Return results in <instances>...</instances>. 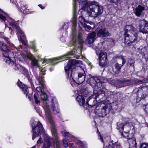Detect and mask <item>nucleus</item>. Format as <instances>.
<instances>
[{
    "instance_id": "nucleus-12",
    "label": "nucleus",
    "mask_w": 148,
    "mask_h": 148,
    "mask_svg": "<svg viewBox=\"0 0 148 148\" xmlns=\"http://www.w3.org/2000/svg\"><path fill=\"white\" fill-rule=\"evenodd\" d=\"M119 58L121 59L122 60V63L121 64H119L118 63H116L112 66V70L113 73H118L120 71L121 67L125 62V60L123 56H119Z\"/></svg>"
},
{
    "instance_id": "nucleus-53",
    "label": "nucleus",
    "mask_w": 148,
    "mask_h": 148,
    "mask_svg": "<svg viewBox=\"0 0 148 148\" xmlns=\"http://www.w3.org/2000/svg\"><path fill=\"white\" fill-rule=\"evenodd\" d=\"M109 2L113 3H115L117 2L118 1H119L120 0H108Z\"/></svg>"
},
{
    "instance_id": "nucleus-29",
    "label": "nucleus",
    "mask_w": 148,
    "mask_h": 148,
    "mask_svg": "<svg viewBox=\"0 0 148 148\" xmlns=\"http://www.w3.org/2000/svg\"><path fill=\"white\" fill-rule=\"evenodd\" d=\"M88 23L91 26L89 25H88L86 23L82 25L83 27L85 28V30L87 31H89L91 28H94L95 27V24L94 23L90 22Z\"/></svg>"
},
{
    "instance_id": "nucleus-54",
    "label": "nucleus",
    "mask_w": 148,
    "mask_h": 148,
    "mask_svg": "<svg viewBox=\"0 0 148 148\" xmlns=\"http://www.w3.org/2000/svg\"><path fill=\"white\" fill-rule=\"evenodd\" d=\"M69 146L70 148H74L75 147V146L74 145V144L73 143L70 144Z\"/></svg>"
},
{
    "instance_id": "nucleus-36",
    "label": "nucleus",
    "mask_w": 148,
    "mask_h": 148,
    "mask_svg": "<svg viewBox=\"0 0 148 148\" xmlns=\"http://www.w3.org/2000/svg\"><path fill=\"white\" fill-rule=\"evenodd\" d=\"M125 123L122 122L120 123L119 122L118 123L117 125V128L118 130H120L121 129L122 130H123L122 127H123V126L125 124Z\"/></svg>"
},
{
    "instance_id": "nucleus-46",
    "label": "nucleus",
    "mask_w": 148,
    "mask_h": 148,
    "mask_svg": "<svg viewBox=\"0 0 148 148\" xmlns=\"http://www.w3.org/2000/svg\"><path fill=\"white\" fill-rule=\"evenodd\" d=\"M128 63L130 64L131 66H133L134 65V61L132 59H130L129 60Z\"/></svg>"
},
{
    "instance_id": "nucleus-30",
    "label": "nucleus",
    "mask_w": 148,
    "mask_h": 148,
    "mask_svg": "<svg viewBox=\"0 0 148 148\" xmlns=\"http://www.w3.org/2000/svg\"><path fill=\"white\" fill-rule=\"evenodd\" d=\"M9 16L8 14L5 13L3 12L2 14H0V19L2 21H4L5 22L6 27L7 26L6 24V21L7 20V16Z\"/></svg>"
},
{
    "instance_id": "nucleus-13",
    "label": "nucleus",
    "mask_w": 148,
    "mask_h": 148,
    "mask_svg": "<svg viewBox=\"0 0 148 148\" xmlns=\"http://www.w3.org/2000/svg\"><path fill=\"white\" fill-rule=\"evenodd\" d=\"M25 56L31 60V65L33 67H36L40 69V66L39 64V60L35 58L30 53L26 52Z\"/></svg>"
},
{
    "instance_id": "nucleus-39",
    "label": "nucleus",
    "mask_w": 148,
    "mask_h": 148,
    "mask_svg": "<svg viewBox=\"0 0 148 148\" xmlns=\"http://www.w3.org/2000/svg\"><path fill=\"white\" fill-rule=\"evenodd\" d=\"M84 32L81 28H80L78 32V37H82L83 36Z\"/></svg>"
},
{
    "instance_id": "nucleus-57",
    "label": "nucleus",
    "mask_w": 148,
    "mask_h": 148,
    "mask_svg": "<svg viewBox=\"0 0 148 148\" xmlns=\"http://www.w3.org/2000/svg\"><path fill=\"white\" fill-rule=\"evenodd\" d=\"M99 138H100V140H101V141L102 142H103V139L102 138L101 135L99 134Z\"/></svg>"
},
{
    "instance_id": "nucleus-61",
    "label": "nucleus",
    "mask_w": 148,
    "mask_h": 148,
    "mask_svg": "<svg viewBox=\"0 0 148 148\" xmlns=\"http://www.w3.org/2000/svg\"><path fill=\"white\" fill-rule=\"evenodd\" d=\"M145 88H146L145 87H142V89H143Z\"/></svg>"
},
{
    "instance_id": "nucleus-48",
    "label": "nucleus",
    "mask_w": 148,
    "mask_h": 148,
    "mask_svg": "<svg viewBox=\"0 0 148 148\" xmlns=\"http://www.w3.org/2000/svg\"><path fill=\"white\" fill-rule=\"evenodd\" d=\"M6 24H7V26H6V27H5L6 28L7 27H8L9 28V29L11 31V32H10V33L11 34H14V32L13 31V30H12V29L10 27H8V24H7V22H8V21H7V20L6 21ZM5 26H6L5 25Z\"/></svg>"
},
{
    "instance_id": "nucleus-5",
    "label": "nucleus",
    "mask_w": 148,
    "mask_h": 148,
    "mask_svg": "<svg viewBox=\"0 0 148 148\" xmlns=\"http://www.w3.org/2000/svg\"><path fill=\"white\" fill-rule=\"evenodd\" d=\"M111 109L110 104H99L96 107L95 112L99 116L103 117L105 116Z\"/></svg>"
},
{
    "instance_id": "nucleus-15",
    "label": "nucleus",
    "mask_w": 148,
    "mask_h": 148,
    "mask_svg": "<svg viewBox=\"0 0 148 148\" xmlns=\"http://www.w3.org/2000/svg\"><path fill=\"white\" fill-rule=\"evenodd\" d=\"M139 27L140 32L143 33H148V23L145 20L140 21Z\"/></svg>"
},
{
    "instance_id": "nucleus-52",
    "label": "nucleus",
    "mask_w": 148,
    "mask_h": 148,
    "mask_svg": "<svg viewBox=\"0 0 148 148\" xmlns=\"http://www.w3.org/2000/svg\"><path fill=\"white\" fill-rule=\"evenodd\" d=\"M42 142V141L41 140V138H40L37 141V143L38 144H41Z\"/></svg>"
},
{
    "instance_id": "nucleus-63",
    "label": "nucleus",
    "mask_w": 148,
    "mask_h": 148,
    "mask_svg": "<svg viewBox=\"0 0 148 148\" xmlns=\"http://www.w3.org/2000/svg\"><path fill=\"white\" fill-rule=\"evenodd\" d=\"M90 64H90V63H89V65H90V66H91Z\"/></svg>"
},
{
    "instance_id": "nucleus-20",
    "label": "nucleus",
    "mask_w": 148,
    "mask_h": 148,
    "mask_svg": "<svg viewBox=\"0 0 148 148\" xmlns=\"http://www.w3.org/2000/svg\"><path fill=\"white\" fill-rule=\"evenodd\" d=\"M54 129L55 131L54 133H52L53 132L51 130L53 136L54 138V139H55L53 141L54 143V148H60L58 137L57 135L56 128H54Z\"/></svg>"
},
{
    "instance_id": "nucleus-25",
    "label": "nucleus",
    "mask_w": 148,
    "mask_h": 148,
    "mask_svg": "<svg viewBox=\"0 0 148 148\" xmlns=\"http://www.w3.org/2000/svg\"><path fill=\"white\" fill-rule=\"evenodd\" d=\"M45 140L44 143L41 148H49V147L51 145L52 143L53 142V140L48 137Z\"/></svg>"
},
{
    "instance_id": "nucleus-64",
    "label": "nucleus",
    "mask_w": 148,
    "mask_h": 148,
    "mask_svg": "<svg viewBox=\"0 0 148 148\" xmlns=\"http://www.w3.org/2000/svg\"><path fill=\"white\" fill-rule=\"evenodd\" d=\"M112 42H113V44H114V42H113V40H112Z\"/></svg>"
},
{
    "instance_id": "nucleus-10",
    "label": "nucleus",
    "mask_w": 148,
    "mask_h": 148,
    "mask_svg": "<svg viewBox=\"0 0 148 148\" xmlns=\"http://www.w3.org/2000/svg\"><path fill=\"white\" fill-rule=\"evenodd\" d=\"M82 62L75 59H71L69 62L66 66L65 67L64 69L66 73L69 76L70 70L73 65L78 64H81Z\"/></svg>"
},
{
    "instance_id": "nucleus-8",
    "label": "nucleus",
    "mask_w": 148,
    "mask_h": 148,
    "mask_svg": "<svg viewBox=\"0 0 148 148\" xmlns=\"http://www.w3.org/2000/svg\"><path fill=\"white\" fill-rule=\"evenodd\" d=\"M31 125L33 133L32 139L34 140L40 132H43V128L42 124L39 121L37 123L36 121H34L31 123Z\"/></svg>"
},
{
    "instance_id": "nucleus-1",
    "label": "nucleus",
    "mask_w": 148,
    "mask_h": 148,
    "mask_svg": "<svg viewBox=\"0 0 148 148\" xmlns=\"http://www.w3.org/2000/svg\"><path fill=\"white\" fill-rule=\"evenodd\" d=\"M73 16L71 21L73 24L72 34L74 37L76 34V27L77 26V2L79 3V12H82V10H85L86 8L87 14L90 17L96 18L102 14L103 9L102 7L98 5L96 2L88 1L87 0H73Z\"/></svg>"
},
{
    "instance_id": "nucleus-17",
    "label": "nucleus",
    "mask_w": 148,
    "mask_h": 148,
    "mask_svg": "<svg viewBox=\"0 0 148 148\" xmlns=\"http://www.w3.org/2000/svg\"><path fill=\"white\" fill-rule=\"evenodd\" d=\"M0 48L1 50L3 51V57L4 59L5 60L7 57L8 53L10 52V50L7 48L6 45L3 42H0Z\"/></svg>"
},
{
    "instance_id": "nucleus-3",
    "label": "nucleus",
    "mask_w": 148,
    "mask_h": 148,
    "mask_svg": "<svg viewBox=\"0 0 148 148\" xmlns=\"http://www.w3.org/2000/svg\"><path fill=\"white\" fill-rule=\"evenodd\" d=\"M86 82L90 85L94 89L93 95L90 97L91 101H93V104L91 106H93L97 103L96 99L100 93L104 94L108 92V90L102 86V84L105 82L102 81L99 77H93L90 75L87 76Z\"/></svg>"
},
{
    "instance_id": "nucleus-23",
    "label": "nucleus",
    "mask_w": 148,
    "mask_h": 148,
    "mask_svg": "<svg viewBox=\"0 0 148 148\" xmlns=\"http://www.w3.org/2000/svg\"><path fill=\"white\" fill-rule=\"evenodd\" d=\"M144 10V7L139 5L134 10V12L136 16H139L141 15L142 13Z\"/></svg>"
},
{
    "instance_id": "nucleus-50",
    "label": "nucleus",
    "mask_w": 148,
    "mask_h": 148,
    "mask_svg": "<svg viewBox=\"0 0 148 148\" xmlns=\"http://www.w3.org/2000/svg\"><path fill=\"white\" fill-rule=\"evenodd\" d=\"M4 39L7 42L10 46H14V45L13 44L11 43L10 41H9L8 38H5Z\"/></svg>"
},
{
    "instance_id": "nucleus-19",
    "label": "nucleus",
    "mask_w": 148,
    "mask_h": 148,
    "mask_svg": "<svg viewBox=\"0 0 148 148\" xmlns=\"http://www.w3.org/2000/svg\"><path fill=\"white\" fill-rule=\"evenodd\" d=\"M22 56V55L19 52H10L7 56V57L11 59H13L14 57H15V59H16V61L18 60H21Z\"/></svg>"
},
{
    "instance_id": "nucleus-9",
    "label": "nucleus",
    "mask_w": 148,
    "mask_h": 148,
    "mask_svg": "<svg viewBox=\"0 0 148 148\" xmlns=\"http://www.w3.org/2000/svg\"><path fill=\"white\" fill-rule=\"evenodd\" d=\"M7 17V21L8 22L9 25L16 28L17 31L21 34L20 37H23L25 36L23 31L20 28L17 22L14 21L9 16H8Z\"/></svg>"
},
{
    "instance_id": "nucleus-60",
    "label": "nucleus",
    "mask_w": 148,
    "mask_h": 148,
    "mask_svg": "<svg viewBox=\"0 0 148 148\" xmlns=\"http://www.w3.org/2000/svg\"><path fill=\"white\" fill-rule=\"evenodd\" d=\"M16 48L17 50H18V49H19V48L18 47V48Z\"/></svg>"
},
{
    "instance_id": "nucleus-31",
    "label": "nucleus",
    "mask_w": 148,
    "mask_h": 148,
    "mask_svg": "<svg viewBox=\"0 0 148 148\" xmlns=\"http://www.w3.org/2000/svg\"><path fill=\"white\" fill-rule=\"evenodd\" d=\"M95 40V38H87L86 40V44L89 45L92 43Z\"/></svg>"
},
{
    "instance_id": "nucleus-7",
    "label": "nucleus",
    "mask_w": 148,
    "mask_h": 148,
    "mask_svg": "<svg viewBox=\"0 0 148 148\" xmlns=\"http://www.w3.org/2000/svg\"><path fill=\"white\" fill-rule=\"evenodd\" d=\"M75 69L78 70V77L75 78L74 79L72 76V71L71 75L74 81L77 84L80 85L82 83L85 79L86 75L85 71L84 69L80 66H76L75 67Z\"/></svg>"
},
{
    "instance_id": "nucleus-14",
    "label": "nucleus",
    "mask_w": 148,
    "mask_h": 148,
    "mask_svg": "<svg viewBox=\"0 0 148 148\" xmlns=\"http://www.w3.org/2000/svg\"><path fill=\"white\" fill-rule=\"evenodd\" d=\"M15 57L13 59L7 58L5 61L7 63L12 66L15 70H18L20 69L21 67L20 65L16 63V59H15Z\"/></svg>"
},
{
    "instance_id": "nucleus-26",
    "label": "nucleus",
    "mask_w": 148,
    "mask_h": 148,
    "mask_svg": "<svg viewBox=\"0 0 148 148\" xmlns=\"http://www.w3.org/2000/svg\"><path fill=\"white\" fill-rule=\"evenodd\" d=\"M83 95H84L83 93H81L77 96L76 98L77 101L81 106L83 105L85 102V100Z\"/></svg>"
},
{
    "instance_id": "nucleus-11",
    "label": "nucleus",
    "mask_w": 148,
    "mask_h": 148,
    "mask_svg": "<svg viewBox=\"0 0 148 148\" xmlns=\"http://www.w3.org/2000/svg\"><path fill=\"white\" fill-rule=\"evenodd\" d=\"M99 64L102 67L105 66L107 63V54L106 52H101L99 55Z\"/></svg>"
},
{
    "instance_id": "nucleus-32",
    "label": "nucleus",
    "mask_w": 148,
    "mask_h": 148,
    "mask_svg": "<svg viewBox=\"0 0 148 148\" xmlns=\"http://www.w3.org/2000/svg\"><path fill=\"white\" fill-rule=\"evenodd\" d=\"M79 20L81 24V25L82 26L84 25L86 23H88L86 21L84 18H83V16L82 15L79 16Z\"/></svg>"
},
{
    "instance_id": "nucleus-27",
    "label": "nucleus",
    "mask_w": 148,
    "mask_h": 148,
    "mask_svg": "<svg viewBox=\"0 0 148 148\" xmlns=\"http://www.w3.org/2000/svg\"><path fill=\"white\" fill-rule=\"evenodd\" d=\"M131 137L129 136V138H128L129 139V148H136L137 145L136 140L134 138L130 139Z\"/></svg>"
},
{
    "instance_id": "nucleus-34",
    "label": "nucleus",
    "mask_w": 148,
    "mask_h": 148,
    "mask_svg": "<svg viewBox=\"0 0 148 148\" xmlns=\"http://www.w3.org/2000/svg\"><path fill=\"white\" fill-rule=\"evenodd\" d=\"M18 40L20 42L25 46L27 45V41L24 38H19Z\"/></svg>"
},
{
    "instance_id": "nucleus-6",
    "label": "nucleus",
    "mask_w": 148,
    "mask_h": 148,
    "mask_svg": "<svg viewBox=\"0 0 148 148\" xmlns=\"http://www.w3.org/2000/svg\"><path fill=\"white\" fill-rule=\"evenodd\" d=\"M122 135L124 137L128 138L129 136H132L135 132L134 126L131 123H125L122 127Z\"/></svg>"
},
{
    "instance_id": "nucleus-58",
    "label": "nucleus",
    "mask_w": 148,
    "mask_h": 148,
    "mask_svg": "<svg viewBox=\"0 0 148 148\" xmlns=\"http://www.w3.org/2000/svg\"><path fill=\"white\" fill-rule=\"evenodd\" d=\"M60 40L62 41V42H64L65 40V38H61Z\"/></svg>"
},
{
    "instance_id": "nucleus-4",
    "label": "nucleus",
    "mask_w": 148,
    "mask_h": 148,
    "mask_svg": "<svg viewBox=\"0 0 148 148\" xmlns=\"http://www.w3.org/2000/svg\"><path fill=\"white\" fill-rule=\"evenodd\" d=\"M40 96L42 100L43 101L44 108L45 110L46 116L48 121L51 125V128L52 133L55 131L54 128H56L53 121V120L49 109V106L48 105V101L47 100V96L45 92H40Z\"/></svg>"
},
{
    "instance_id": "nucleus-49",
    "label": "nucleus",
    "mask_w": 148,
    "mask_h": 148,
    "mask_svg": "<svg viewBox=\"0 0 148 148\" xmlns=\"http://www.w3.org/2000/svg\"><path fill=\"white\" fill-rule=\"evenodd\" d=\"M140 148H148V145L144 143L142 144Z\"/></svg>"
},
{
    "instance_id": "nucleus-21",
    "label": "nucleus",
    "mask_w": 148,
    "mask_h": 148,
    "mask_svg": "<svg viewBox=\"0 0 148 148\" xmlns=\"http://www.w3.org/2000/svg\"><path fill=\"white\" fill-rule=\"evenodd\" d=\"M52 107L53 111L55 114H57L59 112V110L58 108V104L57 101L55 98L52 99Z\"/></svg>"
},
{
    "instance_id": "nucleus-40",
    "label": "nucleus",
    "mask_w": 148,
    "mask_h": 148,
    "mask_svg": "<svg viewBox=\"0 0 148 148\" xmlns=\"http://www.w3.org/2000/svg\"><path fill=\"white\" fill-rule=\"evenodd\" d=\"M77 144L80 147V148H84V146L83 143L82 141L80 140L77 141Z\"/></svg>"
},
{
    "instance_id": "nucleus-59",
    "label": "nucleus",
    "mask_w": 148,
    "mask_h": 148,
    "mask_svg": "<svg viewBox=\"0 0 148 148\" xmlns=\"http://www.w3.org/2000/svg\"><path fill=\"white\" fill-rule=\"evenodd\" d=\"M3 36V33H2L0 32V36Z\"/></svg>"
},
{
    "instance_id": "nucleus-22",
    "label": "nucleus",
    "mask_w": 148,
    "mask_h": 148,
    "mask_svg": "<svg viewBox=\"0 0 148 148\" xmlns=\"http://www.w3.org/2000/svg\"><path fill=\"white\" fill-rule=\"evenodd\" d=\"M97 35L98 36H101L103 37L105 36H110V34L108 31L105 28H101L100 29L97 33Z\"/></svg>"
},
{
    "instance_id": "nucleus-47",
    "label": "nucleus",
    "mask_w": 148,
    "mask_h": 148,
    "mask_svg": "<svg viewBox=\"0 0 148 148\" xmlns=\"http://www.w3.org/2000/svg\"><path fill=\"white\" fill-rule=\"evenodd\" d=\"M36 90L38 92V95L40 94V92H43L42 90V88L40 87H37L36 88Z\"/></svg>"
},
{
    "instance_id": "nucleus-55",
    "label": "nucleus",
    "mask_w": 148,
    "mask_h": 148,
    "mask_svg": "<svg viewBox=\"0 0 148 148\" xmlns=\"http://www.w3.org/2000/svg\"><path fill=\"white\" fill-rule=\"evenodd\" d=\"M15 1L17 3H18L17 2V0H10V2L12 3H15Z\"/></svg>"
},
{
    "instance_id": "nucleus-37",
    "label": "nucleus",
    "mask_w": 148,
    "mask_h": 148,
    "mask_svg": "<svg viewBox=\"0 0 148 148\" xmlns=\"http://www.w3.org/2000/svg\"><path fill=\"white\" fill-rule=\"evenodd\" d=\"M43 79V77L41 76V77L39 78V79L38 80L39 84L42 86V87L44 86V81Z\"/></svg>"
},
{
    "instance_id": "nucleus-44",
    "label": "nucleus",
    "mask_w": 148,
    "mask_h": 148,
    "mask_svg": "<svg viewBox=\"0 0 148 148\" xmlns=\"http://www.w3.org/2000/svg\"><path fill=\"white\" fill-rule=\"evenodd\" d=\"M96 33L95 32H92L90 33L87 37H95Z\"/></svg>"
},
{
    "instance_id": "nucleus-42",
    "label": "nucleus",
    "mask_w": 148,
    "mask_h": 148,
    "mask_svg": "<svg viewBox=\"0 0 148 148\" xmlns=\"http://www.w3.org/2000/svg\"><path fill=\"white\" fill-rule=\"evenodd\" d=\"M69 27V24L67 23H64L62 27V29L66 31Z\"/></svg>"
},
{
    "instance_id": "nucleus-24",
    "label": "nucleus",
    "mask_w": 148,
    "mask_h": 148,
    "mask_svg": "<svg viewBox=\"0 0 148 148\" xmlns=\"http://www.w3.org/2000/svg\"><path fill=\"white\" fill-rule=\"evenodd\" d=\"M105 148H122L119 143L118 142H115L114 143L112 142H110L104 145Z\"/></svg>"
},
{
    "instance_id": "nucleus-38",
    "label": "nucleus",
    "mask_w": 148,
    "mask_h": 148,
    "mask_svg": "<svg viewBox=\"0 0 148 148\" xmlns=\"http://www.w3.org/2000/svg\"><path fill=\"white\" fill-rule=\"evenodd\" d=\"M124 38V40H125V43L126 44H127L128 45H130L131 44H132L133 43V42H134V41L136 39H134V41L133 42H131L130 41V40H129L128 41H127V40L128 39V38Z\"/></svg>"
},
{
    "instance_id": "nucleus-45",
    "label": "nucleus",
    "mask_w": 148,
    "mask_h": 148,
    "mask_svg": "<svg viewBox=\"0 0 148 148\" xmlns=\"http://www.w3.org/2000/svg\"><path fill=\"white\" fill-rule=\"evenodd\" d=\"M34 99L35 100V102L37 104L39 103L40 101L38 99V97L36 95H34Z\"/></svg>"
},
{
    "instance_id": "nucleus-41",
    "label": "nucleus",
    "mask_w": 148,
    "mask_h": 148,
    "mask_svg": "<svg viewBox=\"0 0 148 148\" xmlns=\"http://www.w3.org/2000/svg\"><path fill=\"white\" fill-rule=\"evenodd\" d=\"M40 71V74L41 75H44L45 74V70L44 68L42 69L41 67H40V69H39Z\"/></svg>"
},
{
    "instance_id": "nucleus-18",
    "label": "nucleus",
    "mask_w": 148,
    "mask_h": 148,
    "mask_svg": "<svg viewBox=\"0 0 148 148\" xmlns=\"http://www.w3.org/2000/svg\"><path fill=\"white\" fill-rule=\"evenodd\" d=\"M136 30V29L132 25L126 26L124 34V37H129L130 36L128 33H133Z\"/></svg>"
},
{
    "instance_id": "nucleus-16",
    "label": "nucleus",
    "mask_w": 148,
    "mask_h": 148,
    "mask_svg": "<svg viewBox=\"0 0 148 148\" xmlns=\"http://www.w3.org/2000/svg\"><path fill=\"white\" fill-rule=\"evenodd\" d=\"M18 86L23 90V92L26 96H28L29 99L31 100V97L29 94V90L28 88L25 84H23L21 82L18 81L17 83Z\"/></svg>"
},
{
    "instance_id": "nucleus-35",
    "label": "nucleus",
    "mask_w": 148,
    "mask_h": 148,
    "mask_svg": "<svg viewBox=\"0 0 148 148\" xmlns=\"http://www.w3.org/2000/svg\"><path fill=\"white\" fill-rule=\"evenodd\" d=\"M36 42L35 41H32L30 42V47L31 49H33L34 51H36Z\"/></svg>"
},
{
    "instance_id": "nucleus-43",
    "label": "nucleus",
    "mask_w": 148,
    "mask_h": 148,
    "mask_svg": "<svg viewBox=\"0 0 148 148\" xmlns=\"http://www.w3.org/2000/svg\"><path fill=\"white\" fill-rule=\"evenodd\" d=\"M63 145L64 147H67L69 146L67 141L65 139H63Z\"/></svg>"
},
{
    "instance_id": "nucleus-51",
    "label": "nucleus",
    "mask_w": 148,
    "mask_h": 148,
    "mask_svg": "<svg viewBox=\"0 0 148 148\" xmlns=\"http://www.w3.org/2000/svg\"><path fill=\"white\" fill-rule=\"evenodd\" d=\"M143 107L145 112L148 113V106L147 107V105L145 106L144 105L143 106Z\"/></svg>"
},
{
    "instance_id": "nucleus-33",
    "label": "nucleus",
    "mask_w": 148,
    "mask_h": 148,
    "mask_svg": "<svg viewBox=\"0 0 148 148\" xmlns=\"http://www.w3.org/2000/svg\"><path fill=\"white\" fill-rule=\"evenodd\" d=\"M20 10L24 14H26L28 13V10L23 5L21 6Z\"/></svg>"
},
{
    "instance_id": "nucleus-28",
    "label": "nucleus",
    "mask_w": 148,
    "mask_h": 148,
    "mask_svg": "<svg viewBox=\"0 0 148 148\" xmlns=\"http://www.w3.org/2000/svg\"><path fill=\"white\" fill-rule=\"evenodd\" d=\"M61 133L63 136L66 138H69V141H71L74 140L73 136L66 131L64 130L63 131H62Z\"/></svg>"
},
{
    "instance_id": "nucleus-2",
    "label": "nucleus",
    "mask_w": 148,
    "mask_h": 148,
    "mask_svg": "<svg viewBox=\"0 0 148 148\" xmlns=\"http://www.w3.org/2000/svg\"><path fill=\"white\" fill-rule=\"evenodd\" d=\"M83 43L82 38H71L69 46L71 47L74 45L75 47V48L73 51L66 55L53 59H45L42 63L50 62L52 64L54 65L58 63L59 62L58 61L60 60L64 59L63 60H66V58H72V56L76 58H82L81 52L83 49Z\"/></svg>"
},
{
    "instance_id": "nucleus-62",
    "label": "nucleus",
    "mask_w": 148,
    "mask_h": 148,
    "mask_svg": "<svg viewBox=\"0 0 148 148\" xmlns=\"http://www.w3.org/2000/svg\"><path fill=\"white\" fill-rule=\"evenodd\" d=\"M32 148H35V147H32Z\"/></svg>"
},
{
    "instance_id": "nucleus-56",
    "label": "nucleus",
    "mask_w": 148,
    "mask_h": 148,
    "mask_svg": "<svg viewBox=\"0 0 148 148\" xmlns=\"http://www.w3.org/2000/svg\"><path fill=\"white\" fill-rule=\"evenodd\" d=\"M38 5L42 9H43L45 8V7L41 4Z\"/></svg>"
}]
</instances>
